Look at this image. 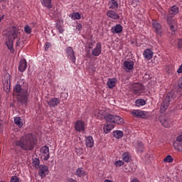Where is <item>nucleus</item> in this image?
Instances as JSON below:
<instances>
[{"label": "nucleus", "instance_id": "1", "mask_svg": "<svg viewBox=\"0 0 182 182\" xmlns=\"http://www.w3.org/2000/svg\"><path fill=\"white\" fill-rule=\"evenodd\" d=\"M24 83L25 80H22L19 81L13 89V96H16L17 102L21 103V105H26L29 97V92L28 91V89L22 87V85H24Z\"/></svg>", "mask_w": 182, "mask_h": 182}, {"label": "nucleus", "instance_id": "2", "mask_svg": "<svg viewBox=\"0 0 182 182\" xmlns=\"http://www.w3.org/2000/svg\"><path fill=\"white\" fill-rule=\"evenodd\" d=\"M14 146L16 147H20L26 151H30L33 150L35 147V139L31 134L24 135L19 140L14 142Z\"/></svg>", "mask_w": 182, "mask_h": 182}, {"label": "nucleus", "instance_id": "3", "mask_svg": "<svg viewBox=\"0 0 182 182\" xmlns=\"http://www.w3.org/2000/svg\"><path fill=\"white\" fill-rule=\"evenodd\" d=\"M19 31L15 26L10 28L8 33L6 35L7 37L6 45L11 53L15 52V50L14 49V40L18 39V38H19Z\"/></svg>", "mask_w": 182, "mask_h": 182}, {"label": "nucleus", "instance_id": "4", "mask_svg": "<svg viewBox=\"0 0 182 182\" xmlns=\"http://www.w3.org/2000/svg\"><path fill=\"white\" fill-rule=\"evenodd\" d=\"M174 102V96H173L172 93H168L166 95L164 101L161 105L160 113H164L167 109H168V106L171 105Z\"/></svg>", "mask_w": 182, "mask_h": 182}, {"label": "nucleus", "instance_id": "5", "mask_svg": "<svg viewBox=\"0 0 182 182\" xmlns=\"http://www.w3.org/2000/svg\"><path fill=\"white\" fill-rule=\"evenodd\" d=\"M131 90L136 96H140L144 92V86L140 83H134L131 87Z\"/></svg>", "mask_w": 182, "mask_h": 182}, {"label": "nucleus", "instance_id": "6", "mask_svg": "<svg viewBox=\"0 0 182 182\" xmlns=\"http://www.w3.org/2000/svg\"><path fill=\"white\" fill-rule=\"evenodd\" d=\"M4 90L6 93L11 92V75L6 74L3 80Z\"/></svg>", "mask_w": 182, "mask_h": 182}, {"label": "nucleus", "instance_id": "7", "mask_svg": "<svg viewBox=\"0 0 182 182\" xmlns=\"http://www.w3.org/2000/svg\"><path fill=\"white\" fill-rule=\"evenodd\" d=\"M178 14V7L177 6H172L169 9L167 15V22L168 23H171V19L176 15Z\"/></svg>", "mask_w": 182, "mask_h": 182}, {"label": "nucleus", "instance_id": "8", "mask_svg": "<svg viewBox=\"0 0 182 182\" xmlns=\"http://www.w3.org/2000/svg\"><path fill=\"white\" fill-rule=\"evenodd\" d=\"M86 129V124H85V122L82 120H77L75 124V129L76 132H78L79 133L84 132Z\"/></svg>", "mask_w": 182, "mask_h": 182}, {"label": "nucleus", "instance_id": "9", "mask_svg": "<svg viewBox=\"0 0 182 182\" xmlns=\"http://www.w3.org/2000/svg\"><path fill=\"white\" fill-rule=\"evenodd\" d=\"M152 26L154 29L155 30V32L156 35H159V36H161L163 33V29L161 28V25L157 22L156 20L152 21Z\"/></svg>", "mask_w": 182, "mask_h": 182}, {"label": "nucleus", "instance_id": "10", "mask_svg": "<svg viewBox=\"0 0 182 182\" xmlns=\"http://www.w3.org/2000/svg\"><path fill=\"white\" fill-rule=\"evenodd\" d=\"M66 53L68 55V59L73 62V63H76V56H75V51L72 47H68L66 50Z\"/></svg>", "mask_w": 182, "mask_h": 182}, {"label": "nucleus", "instance_id": "11", "mask_svg": "<svg viewBox=\"0 0 182 182\" xmlns=\"http://www.w3.org/2000/svg\"><path fill=\"white\" fill-rule=\"evenodd\" d=\"M131 114H132L133 117H139L141 119H144L146 116H147V114L144 111L139 110V109H133L131 112Z\"/></svg>", "mask_w": 182, "mask_h": 182}, {"label": "nucleus", "instance_id": "12", "mask_svg": "<svg viewBox=\"0 0 182 182\" xmlns=\"http://www.w3.org/2000/svg\"><path fill=\"white\" fill-rule=\"evenodd\" d=\"M41 153L43 157V160L45 161H48L50 157L49 146H42L41 149Z\"/></svg>", "mask_w": 182, "mask_h": 182}, {"label": "nucleus", "instance_id": "13", "mask_svg": "<svg viewBox=\"0 0 182 182\" xmlns=\"http://www.w3.org/2000/svg\"><path fill=\"white\" fill-rule=\"evenodd\" d=\"M49 173V168L45 165H40L39 166V172L38 175L41 176V178L43 177H46Z\"/></svg>", "mask_w": 182, "mask_h": 182}, {"label": "nucleus", "instance_id": "14", "mask_svg": "<svg viewBox=\"0 0 182 182\" xmlns=\"http://www.w3.org/2000/svg\"><path fill=\"white\" fill-rule=\"evenodd\" d=\"M102 54V43H97L95 47L92 50V55L93 56H100Z\"/></svg>", "mask_w": 182, "mask_h": 182}, {"label": "nucleus", "instance_id": "15", "mask_svg": "<svg viewBox=\"0 0 182 182\" xmlns=\"http://www.w3.org/2000/svg\"><path fill=\"white\" fill-rule=\"evenodd\" d=\"M60 103V100L58 97H53L47 101L49 107H56Z\"/></svg>", "mask_w": 182, "mask_h": 182}, {"label": "nucleus", "instance_id": "16", "mask_svg": "<svg viewBox=\"0 0 182 182\" xmlns=\"http://www.w3.org/2000/svg\"><path fill=\"white\" fill-rule=\"evenodd\" d=\"M108 18H110V19H120V16L114 10H108L106 14Z\"/></svg>", "mask_w": 182, "mask_h": 182}, {"label": "nucleus", "instance_id": "17", "mask_svg": "<svg viewBox=\"0 0 182 182\" xmlns=\"http://www.w3.org/2000/svg\"><path fill=\"white\" fill-rule=\"evenodd\" d=\"M160 122L164 127L168 128L171 124V120L168 117H161Z\"/></svg>", "mask_w": 182, "mask_h": 182}, {"label": "nucleus", "instance_id": "18", "mask_svg": "<svg viewBox=\"0 0 182 182\" xmlns=\"http://www.w3.org/2000/svg\"><path fill=\"white\" fill-rule=\"evenodd\" d=\"M108 6L112 11H117L119 9V3H117V0H111L108 3Z\"/></svg>", "mask_w": 182, "mask_h": 182}, {"label": "nucleus", "instance_id": "19", "mask_svg": "<svg viewBox=\"0 0 182 182\" xmlns=\"http://www.w3.org/2000/svg\"><path fill=\"white\" fill-rule=\"evenodd\" d=\"M86 174H87V173H86V171H85V168H83L82 167L77 168L75 172V176H77V177H79L80 178H82V177H85Z\"/></svg>", "mask_w": 182, "mask_h": 182}, {"label": "nucleus", "instance_id": "20", "mask_svg": "<svg viewBox=\"0 0 182 182\" xmlns=\"http://www.w3.org/2000/svg\"><path fill=\"white\" fill-rule=\"evenodd\" d=\"M85 146L90 149L95 146V141L93 140V137L92 136L85 137Z\"/></svg>", "mask_w": 182, "mask_h": 182}, {"label": "nucleus", "instance_id": "21", "mask_svg": "<svg viewBox=\"0 0 182 182\" xmlns=\"http://www.w3.org/2000/svg\"><path fill=\"white\" fill-rule=\"evenodd\" d=\"M111 32L114 35L116 33H122L123 32V26L120 24H117L116 26L112 27Z\"/></svg>", "mask_w": 182, "mask_h": 182}, {"label": "nucleus", "instance_id": "22", "mask_svg": "<svg viewBox=\"0 0 182 182\" xmlns=\"http://www.w3.org/2000/svg\"><path fill=\"white\" fill-rule=\"evenodd\" d=\"M153 50L151 49H146L143 53V56L145 59L150 60L153 58Z\"/></svg>", "mask_w": 182, "mask_h": 182}, {"label": "nucleus", "instance_id": "23", "mask_svg": "<svg viewBox=\"0 0 182 182\" xmlns=\"http://www.w3.org/2000/svg\"><path fill=\"white\" fill-rule=\"evenodd\" d=\"M26 68H28V63H26V60H21L18 65L19 72H25V70H26Z\"/></svg>", "mask_w": 182, "mask_h": 182}, {"label": "nucleus", "instance_id": "24", "mask_svg": "<svg viewBox=\"0 0 182 182\" xmlns=\"http://www.w3.org/2000/svg\"><path fill=\"white\" fill-rule=\"evenodd\" d=\"M116 83H117V78H109L107 82V86H108L109 89H113L116 86Z\"/></svg>", "mask_w": 182, "mask_h": 182}, {"label": "nucleus", "instance_id": "25", "mask_svg": "<svg viewBox=\"0 0 182 182\" xmlns=\"http://www.w3.org/2000/svg\"><path fill=\"white\" fill-rule=\"evenodd\" d=\"M134 66V62H133V60L125 61L124 63V69H127L128 70H132Z\"/></svg>", "mask_w": 182, "mask_h": 182}, {"label": "nucleus", "instance_id": "26", "mask_svg": "<svg viewBox=\"0 0 182 182\" xmlns=\"http://www.w3.org/2000/svg\"><path fill=\"white\" fill-rule=\"evenodd\" d=\"M173 147L176 151L182 153V142L180 141H175L173 142Z\"/></svg>", "mask_w": 182, "mask_h": 182}, {"label": "nucleus", "instance_id": "27", "mask_svg": "<svg viewBox=\"0 0 182 182\" xmlns=\"http://www.w3.org/2000/svg\"><path fill=\"white\" fill-rule=\"evenodd\" d=\"M43 6L48 8V9H52L53 5L52 4V0H43L41 1Z\"/></svg>", "mask_w": 182, "mask_h": 182}, {"label": "nucleus", "instance_id": "28", "mask_svg": "<svg viewBox=\"0 0 182 182\" xmlns=\"http://www.w3.org/2000/svg\"><path fill=\"white\" fill-rule=\"evenodd\" d=\"M104 133L107 134L108 133H110L113 129H114V125L112 124H107L106 126H104Z\"/></svg>", "mask_w": 182, "mask_h": 182}, {"label": "nucleus", "instance_id": "29", "mask_svg": "<svg viewBox=\"0 0 182 182\" xmlns=\"http://www.w3.org/2000/svg\"><path fill=\"white\" fill-rule=\"evenodd\" d=\"M114 123L115 124H123L124 123V120L123 118H122V117L114 115Z\"/></svg>", "mask_w": 182, "mask_h": 182}, {"label": "nucleus", "instance_id": "30", "mask_svg": "<svg viewBox=\"0 0 182 182\" xmlns=\"http://www.w3.org/2000/svg\"><path fill=\"white\" fill-rule=\"evenodd\" d=\"M103 114H105V110L103 109H97L95 112V116H96L100 120L103 119Z\"/></svg>", "mask_w": 182, "mask_h": 182}, {"label": "nucleus", "instance_id": "31", "mask_svg": "<svg viewBox=\"0 0 182 182\" xmlns=\"http://www.w3.org/2000/svg\"><path fill=\"white\" fill-rule=\"evenodd\" d=\"M146 100L143 99H139L135 101V105L136 107H141L142 106H145Z\"/></svg>", "mask_w": 182, "mask_h": 182}, {"label": "nucleus", "instance_id": "32", "mask_svg": "<svg viewBox=\"0 0 182 182\" xmlns=\"http://www.w3.org/2000/svg\"><path fill=\"white\" fill-rule=\"evenodd\" d=\"M114 116L115 115L108 114L105 116V119L106 122H109V123H114Z\"/></svg>", "mask_w": 182, "mask_h": 182}, {"label": "nucleus", "instance_id": "33", "mask_svg": "<svg viewBox=\"0 0 182 182\" xmlns=\"http://www.w3.org/2000/svg\"><path fill=\"white\" fill-rule=\"evenodd\" d=\"M113 136L115 139H122L123 137V132L120 130H117L113 132Z\"/></svg>", "mask_w": 182, "mask_h": 182}, {"label": "nucleus", "instance_id": "34", "mask_svg": "<svg viewBox=\"0 0 182 182\" xmlns=\"http://www.w3.org/2000/svg\"><path fill=\"white\" fill-rule=\"evenodd\" d=\"M80 18H82V16L79 12H74L71 14V19H73L74 21H75V19L79 20Z\"/></svg>", "mask_w": 182, "mask_h": 182}, {"label": "nucleus", "instance_id": "35", "mask_svg": "<svg viewBox=\"0 0 182 182\" xmlns=\"http://www.w3.org/2000/svg\"><path fill=\"white\" fill-rule=\"evenodd\" d=\"M122 160L125 161V163H129L130 161V154L129 153H124L122 155Z\"/></svg>", "mask_w": 182, "mask_h": 182}, {"label": "nucleus", "instance_id": "36", "mask_svg": "<svg viewBox=\"0 0 182 182\" xmlns=\"http://www.w3.org/2000/svg\"><path fill=\"white\" fill-rule=\"evenodd\" d=\"M14 122L15 124H17L18 127H22V126L23 125V124L21 122V117H19L14 118Z\"/></svg>", "mask_w": 182, "mask_h": 182}, {"label": "nucleus", "instance_id": "37", "mask_svg": "<svg viewBox=\"0 0 182 182\" xmlns=\"http://www.w3.org/2000/svg\"><path fill=\"white\" fill-rule=\"evenodd\" d=\"M33 164L36 168H38V167H39V164H41V161H39V159L38 158H34L33 159Z\"/></svg>", "mask_w": 182, "mask_h": 182}, {"label": "nucleus", "instance_id": "38", "mask_svg": "<svg viewBox=\"0 0 182 182\" xmlns=\"http://www.w3.org/2000/svg\"><path fill=\"white\" fill-rule=\"evenodd\" d=\"M143 147H144L143 142L138 141L137 146H136L137 151H143Z\"/></svg>", "mask_w": 182, "mask_h": 182}, {"label": "nucleus", "instance_id": "39", "mask_svg": "<svg viewBox=\"0 0 182 182\" xmlns=\"http://www.w3.org/2000/svg\"><path fill=\"white\" fill-rule=\"evenodd\" d=\"M24 32H26L28 35H31L32 33V28L29 26H25Z\"/></svg>", "mask_w": 182, "mask_h": 182}, {"label": "nucleus", "instance_id": "40", "mask_svg": "<svg viewBox=\"0 0 182 182\" xmlns=\"http://www.w3.org/2000/svg\"><path fill=\"white\" fill-rule=\"evenodd\" d=\"M173 157L171 155H168L164 158V163H173Z\"/></svg>", "mask_w": 182, "mask_h": 182}, {"label": "nucleus", "instance_id": "41", "mask_svg": "<svg viewBox=\"0 0 182 182\" xmlns=\"http://www.w3.org/2000/svg\"><path fill=\"white\" fill-rule=\"evenodd\" d=\"M124 164V162H123L122 161H117L114 163V165L116 166V167H122V166H123Z\"/></svg>", "mask_w": 182, "mask_h": 182}, {"label": "nucleus", "instance_id": "42", "mask_svg": "<svg viewBox=\"0 0 182 182\" xmlns=\"http://www.w3.org/2000/svg\"><path fill=\"white\" fill-rule=\"evenodd\" d=\"M10 182H19V178H18L16 176H14L11 178Z\"/></svg>", "mask_w": 182, "mask_h": 182}, {"label": "nucleus", "instance_id": "43", "mask_svg": "<svg viewBox=\"0 0 182 182\" xmlns=\"http://www.w3.org/2000/svg\"><path fill=\"white\" fill-rule=\"evenodd\" d=\"M50 46H52V44H50V43L47 42L45 44V50H48L49 48H50Z\"/></svg>", "mask_w": 182, "mask_h": 182}, {"label": "nucleus", "instance_id": "44", "mask_svg": "<svg viewBox=\"0 0 182 182\" xmlns=\"http://www.w3.org/2000/svg\"><path fill=\"white\" fill-rule=\"evenodd\" d=\"M178 49H181L182 48V39H178Z\"/></svg>", "mask_w": 182, "mask_h": 182}, {"label": "nucleus", "instance_id": "45", "mask_svg": "<svg viewBox=\"0 0 182 182\" xmlns=\"http://www.w3.org/2000/svg\"><path fill=\"white\" fill-rule=\"evenodd\" d=\"M176 141H181L182 142V132L180 135H178L177 137H176Z\"/></svg>", "mask_w": 182, "mask_h": 182}, {"label": "nucleus", "instance_id": "46", "mask_svg": "<svg viewBox=\"0 0 182 182\" xmlns=\"http://www.w3.org/2000/svg\"><path fill=\"white\" fill-rule=\"evenodd\" d=\"M76 29H77V31H82V24L81 23H78L76 26Z\"/></svg>", "mask_w": 182, "mask_h": 182}, {"label": "nucleus", "instance_id": "47", "mask_svg": "<svg viewBox=\"0 0 182 182\" xmlns=\"http://www.w3.org/2000/svg\"><path fill=\"white\" fill-rule=\"evenodd\" d=\"M177 73H182V64L178 68Z\"/></svg>", "mask_w": 182, "mask_h": 182}, {"label": "nucleus", "instance_id": "48", "mask_svg": "<svg viewBox=\"0 0 182 182\" xmlns=\"http://www.w3.org/2000/svg\"><path fill=\"white\" fill-rule=\"evenodd\" d=\"M170 29L172 31V32H176V28H174V26L171 25L170 26Z\"/></svg>", "mask_w": 182, "mask_h": 182}, {"label": "nucleus", "instance_id": "49", "mask_svg": "<svg viewBox=\"0 0 182 182\" xmlns=\"http://www.w3.org/2000/svg\"><path fill=\"white\" fill-rule=\"evenodd\" d=\"M131 182H141V181H140V180H139V178H134V179H132L131 181Z\"/></svg>", "mask_w": 182, "mask_h": 182}, {"label": "nucleus", "instance_id": "50", "mask_svg": "<svg viewBox=\"0 0 182 182\" xmlns=\"http://www.w3.org/2000/svg\"><path fill=\"white\" fill-rule=\"evenodd\" d=\"M31 26L33 27H35V26H36V23H35V22L31 23Z\"/></svg>", "mask_w": 182, "mask_h": 182}, {"label": "nucleus", "instance_id": "51", "mask_svg": "<svg viewBox=\"0 0 182 182\" xmlns=\"http://www.w3.org/2000/svg\"><path fill=\"white\" fill-rule=\"evenodd\" d=\"M4 15L0 16V23L2 21V19H4Z\"/></svg>", "mask_w": 182, "mask_h": 182}, {"label": "nucleus", "instance_id": "52", "mask_svg": "<svg viewBox=\"0 0 182 182\" xmlns=\"http://www.w3.org/2000/svg\"><path fill=\"white\" fill-rule=\"evenodd\" d=\"M70 182H77V181H76V180H75V179H73V178H71V179L70 180Z\"/></svg>", "mask_w": 182, "mask_h": 182}, {"label": "nucleus", "instance_id": "53", "mask_svg": "<svg viewBox=\"0 0 182 182\" xmlns=\"http://www.w3.org/2000/svg\"><path fill=\"white\" fill-rule=\"evenodd\" d=\"M63 31H64L63 29H59V33H63Z\"/></svg>", "mask_w": 182, "mask_h": 182}, {"label": "nucleus", "instance_id": "54", "mask_svg": "<svg viewBox=\"0 0 182 182\" xmlns=\"http://www.w3.org/2000/svg\"><path fill=\"white\" fill-rule=\"evenodd\" d=\"M104 182H112V181L108 180V179H105V180L104 181Z\"/></svg>", "mask_w": 182, "mask_h": 182}, {"label": "nucleus", "instance_id": "55", "mask_svg": "<svg viewBox=\"0 0 182 182\" xmlns=\"http://www.w3.org/2000/svg\"><path fill=\"white\" fill-rule=\"evenodd\" d=\"M0 2H6V0H0Z\"/></svg>", "mask_w": 182, "mask_h": 182}, {"label": "nucleus", "instance_id": "56", "mask_svg": "<svg viewBox=\"0 0 182 182\" xmlns=\"http://www.w3.org/2000/svg\"><path fill=\"white\" fill-rule=\"evenodd\" d=\"M0 182H5V181H1Z\"/></svg>", "mask_w": 182, "mask_h": 182}, {"label": "nucleus", "instance_id": "57", "mask_svg": "<svg viewBox=\"0 0 182 182\" xmlns=\"http://www.w3.org/2000/svg\"><path fill=\"white\" fill-rule=\"evenodd\" d=\"M125 70H127V72L128 70H127V69H125Z\"/></svg>", "mask_w": 182, "mask_h": 182}]
</instances>
